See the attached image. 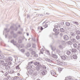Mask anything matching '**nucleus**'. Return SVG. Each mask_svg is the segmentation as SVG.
<instances>
[{
    "instance_id": "1",
    "label": "nucleus",
    "mask_w": 80,
    "mask_h": 80,
    "mask_svg": "<svg viewBox=\"0 0 80 80\" xmlns=\"http://www.w3.org/2000/svg\"><path fill=\"white\" fill-rule=\"evenodd\" d=\"M43 69L41 71V74L42 75H44L47 73V70H46V69H47V67L43 66Z\"/></svg>"
},
{
    "instance_id": "2",
    "label": "nucleus",
    "mask_w": 80,
    "mask_h": 80,
    "mask_svg": "<svg viewBox=\"0 0 80 80\" xmlns=\"http://www.w3.org/2000/svg\"><path fill=\"white\" fill-rule=\"evenodd\" d=\"M58 24L55 23L54 25L55 28L53 29V31H54L56 33H57V34H58V32L57 29H56V28H58Z\"/></svg>"
},
{
    "instance_id": "3",
    "label": "nucleus",
    "mask_w": 80,
    "mask_h": 80,
    "mask_svg": "<svg viewBox=\"0 0 80 80\" xmlns=\"http://www.w3.org/2000/svg\"><path fill=\"white\" fill-rule=\"evenodd\" d=\"M32 63H33V62H32V61L28 63V68H29V69H30L32 68Z\"/></svg>"
},
{
    "instance_id": "4",
    "label": "nucleus",
    "mask_w": 80,
    "mask_h": 80,
    "mask_svg": "<svg viewBox=\"0 0 80 80\" xmlns=\"http://www.w3.org/2000/svg\"><path fill=\"white\" fill-rule=\"evenodd\" d=\"M70 37H72L73 38H75V36H76V34L75 32H71L70 34Z\"/></svg>"
},
{
    "instance_id": "5",
    "label": "nucleus",
    "mask_w": 80,
    "mask_h": 80,
    "mask_svg": "<svg viewBox=\"0 0 80 80\" xmlns=\"http://www.w3.org/2000/svg\"><path fill=\"white\" fill-rule=\"evenodd\" d=\"M74 38H72V37H70V38L72 42L75 43V42H76V39Z\"/></svg>"
},
{
    "instance_id": "6",
    "label": "nucleus",
    "mask_w": 80,
    "mask_h": 80,
    "mask_svg": "<svg viewBox=\"0 0 80 80\" xmlns=\"http://www.w3.org/2000/svg\"><path fill=\"white\" fill-rule=\"evenodd\" d=\"M41 67V65L40 64H38V66H37L36 67V70L37 71H39L40 69V67Z\"/></svg>"
},
{
    "instance_id": "7",
    "label": "nucleus",
    "mask_w": 80,
    "mask_h": 80,
    "mask_svg": "<svg viewBox=\"0 0 80 80\" xmlns=\"http://www.w3.org/2000/svg\"><path fill=\"white\" fill-rule=\"evenodd\" d=\"M11 34L12 35H13V37L14 38H16L17 37V35L16 34L14 33L13 31H11Z\"/></svg>"
},
{
    "instance_id": "8",
    "label": "nucleus",
    "mask_w": 80,
    "mask_h": 80,
    "mask_svg": "<svg viewBox=\"0 0 80 80\" xmlns=\"http://www.w3.org/2000/svg\"><path fill=\"white\" fill-rule=\"evenodd\" d=\"M63 38L65 40H68L69 39V37L67 35H65L63 36Z\"/></svg>"
},
{
    "instance_id": "9",
    "label": "nucleus",
    "mask_w": 80,
    "mask_h": 80,
    "mask_svg": "<svg viewBox=\"0 0 80 80\" xmlns=\"http://www.w3.org/2000/svg\"><path fill=\"white\" fill-rule=\"evenodd\" d=\"M52 58H54L57 59L58 58V56H57V55L55 54H52Z\"/></svg>"
},
{
    "instance_id": "10",
    "label": "nucleus",
    "mask_w": 80,
    "mask_h": 80,
    "mask_svg": "<svg viewBox=\"0 0 80 80\" xmlns=\"http://www.w3.org/2000/svg\"><path fill=\"white\" fill-rule=\"evenodd\" d=\"M13 60V58L12 57H9L8 58V59L6 60V62H10V61H12Z\"/></svg>"
},
{
    "instance_id": "11",
    "label": "nucleus",
    "mask_w": 80,
    "mask_h": 80,
    "mask_svg": "<svg viewBox=\"0 0 80 80\" xmlns=\"http://www.w3.org/2000/svg\"><path fill=\"white\" fill-rule=\"evenodd\" d=\"M29 75H32L33 73V70L32 69H30L28 72Z\"/></svg>"
},
{
    "instance_id": "12",
    "label": "nucleus",
    "mask_w": 80,
    "mask_h": 80,
    "mask_svg": "<svg viewBox=\"0 0 80 80\" xmlns=\"http://www.w3.org/2000/svg\"><path fill=\"white\" fill-rule=\"evenodd\" d=\"M59 55L61 57V58H62V60H66V56H61L60 55Z\"/></svg>"
},
{
    "instance_id": "13",
    "label": "nucleus",
    "mask_w": 80,
    "mask_h": 80,
    "mask_svg": "<svg viewBox=\"0 0 80 80\" xmlns=\"http://www.w3.org/2000/svg\"><path fill=\"white\" fill-rule=\"evenodd\" d=\"M51 73L52 75L54 76L56 75V73L53 71H51Z\"/></svg>"
},
{
    "instance_id": "14",
    "label": "nucleus",
    "mask_w": 80,
    "mask_h": 80,
    "mask_svg": "<svg viewBox=\"0 0 80 80\" xmlns=\"http://www.w3.org/2000/svg\"><path fill=\"white\" fill-rule=\"evenodd\" d=\"M45 60L46 61H47V62H50V63H51V62H52V60L48 58H45Z\"/></svg>"
},
{
    "instance_id": "15",
    "label": "nucleus",
    "mask_w": 80,
    "mask_h": 80,
    "mask_svg": "<svg viewBox=\"0 0 80 80\" xmlns=\"http://www.w3.org/2000/svg\"><path fill=\"white\" fill-rule=\"evenodd\" d=\"M10 67L8 65L5 67V69L6 70H10Z\"/></svg>"
},
{
    "instance_id": "16",
    "label": "nucleus",
    "mask_w": 80,
    "mask_h": 80,
    "mask_svg": "<svg viewBox=\"0 0 80 80\" xmlns=\"http://www.w3.org/2000/svg\"><path fill=\"white\" fill-rule=\"evenodd\" d=\"M11 43H13V45H15L16 44L15 43H17V42H16V41H14V40L13 39L11 41Z\"/></svg>"
},
{
    "instance_id": "17",
    "label": "nucleus",
    "mask_w": 80,
    "mask_h": 80,
    "mask_svg": "<svg viewBox=\"0 0 80 80\" xmlns=\"http://www.w3.org/2000/svg\"><path fill=\"white\" fill-rule=\"evenodd\" d=\"M4 57V56L3 55H0V60H3Z\"/></svg>"
},
{
    "instance_id": "18",
    "label": "nucleus",
    "mask_w": 80,
    "mask_h": 80,
    "mask_svg": "<svg viewBox=\"0 0 80 80\" xmlns=\"http://www.w3.org/2000/svg\"><path fill=\"white\" fill-rule=\"evenodd\" d=\"M76 34L78 35H80V31L79 30H77L76 32Z\"/></svg>"
},
{
    "instance_id": "19",
    "label": "nucleus",
    "mask_w": 80,
    "mask_h": 80,
    "mask_svg": "<svg viewBox=\"0 0 80 80\" xmlns=\"http://www.w3.org/2000/svg\"><path fill=\"white\" fill-rule=\"evenodd\" d=\"M72 57L74 59H77V56L76 54L72 55Z\"/></svg>"
},
{
    "instance_id": "20",
    "label": "nucleus",
    "mask_w": 80,
    "mask_h": 80,
    "mask_svg": "<svg viewBox=\"0 0 80 80\" xmlns=\"http://www.w3.org/2000/svg\"><path fill=\"white\" fill-rule=\"evenodd\" d=\"M73 46L74 48H77L78 47V44H77L76 43H74L73 44Z\"/></svg>"
},
{
    "instance_id": "21",
    "label": "nucleus",
    "mask_w": 80,
    "mask_h": 80,
    "mask_svg": "<svg viewBox=\"0 0 80 80\" xmlns=\"http://www.w3.org/2000/svg\"><path fill=\"white\" fill-rule=\"evenodd\" d=\"M19 79V77H14L12 80H18Z\"/></svg>"
},
{
    "instance_id": "22",
    "label": "nucleus",
    "mask_w": 80,
    "mask_h": 80,
    "mask_svg": "<svg viewBox=\"0 0 80 80\" xmlns=\"http://www.w3.org/2000/svg\"><path fill=\"white\" fill-rule=\"evenodd\" d=\"M66 25V26H68V27H69L70 25V22H67L65 23Z\"/></svg>"
},
{
    "instance_id": "23",
    "label": "nucleus",
    "mask_w": 80,
    "mask_h": 80,
    "mask_svg": "<svg viewBox=\"0 0 80 80\" xmlns=\"http://www.w3.org/2000/svg\"><path fill=\"white\" fill-rule=\"evenodd\" d=\"M61 32H65V29L63 28H61L60 29Z\"/></svg>"
},
{
    "instance_id": "24",
    "label": "nucleus",
    "mask_w": 80,
    "mask_h": 80,
    "mask_svg": "<svg viewBox=\"0 0 80 80\" xmlns=\"http://www.w3.org/2000/svg\"><path fill=\"white\" fill-rule=\"evenodd\" d=\"M76 38L77 40H78L80 39V36L79 35H77L76 37Z\"/></svg>"
},
{
    "instance_id": "25",
    "label": "nucleus",
    "mask_w": 80,
    "mask_h": 80,
    "mask_svg": "<svg viewBox=\"0 0 80 80\" xmlns=\"http://www.w3.org/2000/svg\"><path fill=\"white\" fill-rule=\"evenodd\" d=\"M34 64L35 65H37V66L38 65H40L39 63V62H34Z\"/></svg>"
},
{
    "instance_id": "26",
    "label": "nucleus",
    "mask_w": 80,
    "mask_h": 80,
    "mask_svg": "<svg viewBox=\"0 0 80 80\" xmlns=\"http://www.w3.org/2000/svg\"><path fill=\"white\" fill-rule=\"evenodd\" d=\"M31 44L30 43H28L27 45V47L29 48V47H30L31 46Z\"/></svg>"
},
{
    "instance_id": "27",
    "label": "nucleus",
    "mask_w": 80,
    "mask_h": 80,
    "mask_svg": "<svg viewBox=\"0 0 80 80\" xmlns=\"http://www.w3.org/2000/svg\"><path fill=\"white\" fill-rule=\"evenodd\" d=\"M77 49H72V52H74V53L77 52Z\"/></svg>"
},
{
    "instance_id": "28",
    "label": "nucleus",
    "mask_w": 80,
    "mask_h": 80,
    "mask_svg": "<svg viewBox=\"0 0 80 80\" xmlns=\"http://www.w3.org/2000/svg\"><path fill=\"white\" fill-rule=\"evenodd\" d=\"M4 30L5 31L7 32H9V31H10V29L8 28H5L4 29Z\"/></svg>"
},
{
    "instance_id": "29",
    "label": "nucleus",
    "mask_w": 80,
    "mask_h": 80,
    "mask_svg": "<svg viewBox=\"0 0 80 80\" xmlns=\"http://www.w3.org/2000/svg\"><path fill=\"white\" fill-rule=\"evenodd\" d=\"M33 74L34 75H35V76H36V75H38V73L36 71L34 72Z\"/></svg>"
},
{
    "instance_id": "30",
    "label": "nucleus",
    "mask_w": 80,
    "mask_h": 80,
    "mask_svg": "<svg viewBox=\"0 0 80 80\" xmlns=\"http://www.w3.org/2000/svg\"><path fill=\"white\" fill-rule=\"evenodd\" d=\"M50 47L51 48V49L52 51H55V48H53V47H52V45L50 46Z\"/></svg>"
},
{
    "instance_id": "31",
    "label": "nucleus",
    "mask_w": 80,
    "mask_h": 80,
    "mask_svg": "<svg viewBox=\"0 0 80 80\" xmlns=\"http://www.w3.org/2000/svg\"><path fill=\"white\" fill-rule=\"evenodd\" d=\"M66 53L67 55H70L71 53V52L70 51H67Z\"/></svg>"
},
{
    "instance_id": "32",
    "label": "nucleus",
    "mask_w": 80,
    "mask_h": 80,
    "mask_svg": "<svg viewBox=\"0 0 80 80\" xmlns=\"http://www.w3.org/2000/svg\"><path fill=\"white\" fill-rule=\"evenodd\" d=\"M68 45H72V44H73V43H72L71 41H68Z\"/></svg>"
},
{
    "instance_id": "33",
    "label": "nucleus",
    "mask_w": 80,
    "mask_h": 80,
    "mask_svg": "<svg viewBox=\"0 0 80 80\" xmlns=\"http://www.w3.org/2000/svg\"><path fill=\"white\" fill-rule=\"evenodd\" d=\"M2 65L3 66H4V67H6V66L8 65V64L7 63H3Z\"/></svg>"
},
{
    "instance_id": "34",
    "label": "nucleus",
    "mask_w": 80,
    "mask_h": 80,
    "mask_svg": "<svg viewBox=\"0 0 80 80\" xmlns=\"http://www.w3.org/2000/svg\"><path fill=\"white\" fill-rule=\"evenodd\" d=\"M60 64L61 65H64L65 63L64 62H61Z\"/></svg>"
},
{
    "instance_id": "35",
    "label": "nucleus",
    "mask_w": 80,
    "mask_h": 80,
    "mask_svg": "<svg viewBox=\"0 0 80 80\" xmlns=\"http://www.w3.org/2000/svg\"><path fill=\"white\" fill-rule=\"evenodd\" d=\"M4 63V61L3 60H0V63L1 64H2Z\"/></svg>"
},
{
    "instance_id": "36",
    "label": "nucleus",
    "mask_w": 80,
    "mask_h": 80,
    "mask_svg": "<svg viewBox=\"0 0 80 80\" xmlns=\"http://www.w3.org/2000/svg\"><path fill=\"white\" fill-rule=\"evenodd\" d=\"M44 27L45 28H47V27H48V24L45 23V25H44Z\"/></svg>"
},
{
    "instance_id": "37",
    "label": "nucleus",
    "mask_w": 80,
    "mask_h": 80,
    "mask_svg": "<svg viewBox=\"0 0 80 80\" xmlns=\"http://www.w3.org/2000/svg\"><path fill=\"white\" fill-rule=\"evenodd\" d=\"M38 54H34V55H33V57H36L37 58L38 57Z\"/></svg>"
},
{
    "instance_id": "38",
    "label": "nucleus",
    "mask_w": 80,
    "mask_h": 80,
    "mask_svg": "<svg viewBox=\"0 0 80 80\" xmlns=\"http://www.w3.org/2000/svg\"><path fill=\"white\" fill-rule=\"evenodd\" d=\"M26 55L27 56V57H29L30 56V53L29 52H27L26 53Z\"/></svg>"
},
{
    "instance_id": "39",
    "label": "nucleus",
    "mask_w": 80,
    "mask_h": 80,
    "mask_svg": "<svg viewBox=\"0 0 80 80\" xmlns=\"http://www.w3.org/2000/svg\"><path fill=\"white\" fill-rule=\"evenodd\" d=\"M31 54L32 55H34V54H35V51H32L31 52Z\"/></svg>"
},
{
    "instance_id": "40",
    "label": "nucleus",
    "mask_w": 80,
    "mask_h": 80,
    "mask_svg": "<svg viewBox=\"0 0 80 80\" xmlns=\"http://www.w3.org/2000/svg\"><path fill=\"white\" fill-rule=\"evenodd\" d=\"M16 69H20V68H19V65H18L16 67Z\"/></svg>"
},
{
    "instance_id": "41",
    "label": "nucleus",
    "mask_w": 80,
    "mask_h": 80,
    "mask_svg": "<svg viewBox=\"0 0 80 80\" xmlns=\"http://www.w3.org/2000/svg\"><path fill=\"white\" fill-rule=\"evenodd\" d=\"M20 51L22 52V53H23L25 52V50L24 49H22L20 50Z\"/></svg>"
},
{
    "instance_id": "42",
    "label": "nucleus",
    "mask_w": 80,
    "mask_h": 80,
    "mask_svg": "<svg viewBox=\"0 0 80 80\" xmlns=\"http://www.w3.org/2000/svg\"><path fill=\"white\" fill-rule=\"evenodd\" d=\"M18 42L19 43H21L22 42V40H18Z\"/></svg>"
},
{
    "instance_id": "43",
    "label": "nucleus",
    "mask_w": 80,
    "mask_h": 80,
    "mask_svg": "<svg viewBox=\"0 0 80 80\" xmlns=\"http://www.w3.org/2000/svg\"><path fill=\"white\" fill-rule=\"evenodd\" d=\"M36 47V45L35 44H32V47L33 48H35V47Z\"/></svg>"
},
{
    "instance_id": "44",
    "label": "nucleus",
    "mask_w": 80,
    "mask_h": 80,
    "mask_svg": "<svg viewBox=\"0 0 80 80\" xmlns=\"http://www.w3.org/2000/svg\"><path fill=\"white\" fill-rule=\"evenodd\" d=\"M17 33H18V34H22V32L21 31H19L18 32H17Z\"/></svg>"
},
{
    "instance_id": "45",
    "label": "nucleus",
    "mask_w": 80,
    "mask_h": 80,
    "mask_svg": "<svg viewBox=\"0 0 80 80\" xmlns=\"http://www.w3.org/2000/svg\"><path fill=\"white\" fill-rule=\"evenodd\" d=\"M56 52H58V53H60V51L58 49H57Z\"/></svg>"
},
{
    "instance_id": "46",
    "label": "nucleus",
    "mask_w": 80,
    "mask_h": 80,
    "mask_svg": "<svg viewBox=\"0 0 80 80\" xmlns=\"http://www.w3.org/2000/svg\"><path fill=\"white\" fill-rule=\"evenodd\" d=\"M8 62V65H11L12 64V63H11V62Z\"/></svg>"
},
{
    "instance_id": "47",
    "label": "nucleus",
    "mask_w": 80,
    "mask_h": 80,
    "mask_svg": "<svg viewBox=\"0 0 80 80\" xmlns=\"http://www.w3.org/2000/svg\"><path fill=\"white\" fill-rule=\"evenodd\" d=\"M73 22L76 25H78V23L77 22Z\"/></svg>"
},
{
    "instance_id": "48",
    "label": "nucleus",
    "mask_w": 80,
    "mask_h": 80,
    "mask_svg": "<svg viewBox=\"0 0 80 80\" xmlns=\"http://www.w3.org/2000/svg\"><path fill=\"white\" fill-rule=\"evenodd\" d=\"M58 62L59 63V64H60V63L61 62V61H60L58 60Z\"/></svg>"
},
{
    "instance_id": "49",
    "label": "nucleus",
    "mask_w": 80,
    "mask_h": 80,
    "mask_svg": "<svg viewBox=\"0 0 80 80\" xmlns=\"http://www.w3.org/2000/svg\"><path fill=\"white\" fill-rule=\"evenodd\" d=\"M78 48H80V44H78Z\"/></svg>"
},
{
    "instance_id": "50",
    "label": "nucleus",
    "mask_w": 80,
    "mask_h": 80,
    "mask_svg": "<svg viewBox=\"0 0 80 80\" xmlns=\"http://www.w3.org/2000/svg\"><path fill=\"white\" fill-rule=\"evenodd\" d=\"M43 28L42 27H41L40 28L41 30H43Z\"/></svg>"
},
{
    "instance_id": "51",
    "label": "nucleus",
    "mask_w": 80,
    "mask_h": 80,
    "mask_svg": "<svg viewBox=\"0 0 80 80\" xmlns=\"http://www.w3.org/2000/svg\"><path fill=\"white\" fill-rule=\"evenodd\" d=\"M24 39H25L26 41H27V39L25 38H22V40H24Z\"/></svg>"
},
{
    "instance_id": "52",
    "label": "nucleus",
    "mask_w": 80,
    "mask_h": 80,
    "mask_svg": "<svg viewBox=\"0 0 80 80\" xmlns=\"http://www.w3.org/2000/svg\"><path fill=\"white\" fill-rule=\"evenodd\" d=\"M18 29V28H16L14 30L15 31H17Z\"/></svg>"
},
{
    "instance_id": "53",
    "label": "nucleus",
    "mask_w": 80,
    "mask_h": 80,
    "mask_svg": "<svg viewBox=\"0 0 80 80\" xmlns=\"http://www.w3.org/2000/svg\"><path fill=\"white\" fill-rule=\"evenodd\" d=\"M70 25L71 27H73V24H70Z\"/></svg>"
},
{
    "instance_id": "54",
    "label": "nucleus",
    "mask_w": 80,
    "mask_h": 80,
    "mask_svg": "<svg viewBox=\"0 0 80 80\" xmlns=\"http://www.w3.org/2000/svg\"><path fill=\"white\" fill-rule=\"evenodd\" d=\"M17 46H18V47H20V45H18L17 44Z\"/></svg>"
},
{
    "instance_id": "55",
    "label": "nucleus",
    "mask_w": 80,
    "mask_h": 80,
    "mask_svg": "<svg viewBox=\"0 0 80 80\" xmlns=\"http://www.w3.org/2000/svg\"><path fill=\"white\" fill-rule=\"evenodd\" d=\"M27 18H29L30 17V16L29 15H27Z\"/></svg>"
},
{
    "instance_id": "56",
    "label": "nucleus",
    "mask_w": 80,
    "mask_h": 80,
    "mask_svg": "<svg viewBox=\"0 0 80 80\" xmlns=\"http://www.w3.org/2000/svg\"><path fill=\"white\" fill-rule=\"evenodd\" d=\"M39 15H40V16L42 17L43 16V14H39Z\"/></svg>"
},
{
    "instance_id": "57",
    "label": "nucleus",
    "mask_w": 80,
    "mask_h": 80,
    "mask_svg": "<svg viewBox=\"0 0 80 80\" xmlns=\"http://www.w3.org/2000/svg\"><path fill=\"white\" fill-rule=\"evenodd\" d=\"M13 28V26H11V29H12V28Z\"/></svg>"
},
{
    "instance_id": "58",
    "label": "nucleus",
    "mask_w": 80,
    "mask_h": 80,
    "mask_svg": "<svg viewBox=\"0 0 80 80\" xmlns=\"http://www.w3.org/2000/svg\"><path fill=\"white\" fill-rule=\"evenodd\" d=\"M32 40H33V41H34V42L35 41V39H33V38H32Z\"/></svg>"
},
{
    "instance_id": "59",
    "label": "nucleus",
    "mask_w": 80,
    "mask_h": 80,
    "mask_svg": "<svg viewBox=\"0 0 80 80\" xmlns=\"http://www.w3.org/2000/svg\"><path fill=\"white\" fill-rule=\"evenodd\" d=\"M46 23L45 22H44L43 23L42 25H43V24H44V23Z\"/></svg>"
},
{
    "instance_id": "60",
    "label": "nucleus",
    "mask_w": 80,
    "mask_h": 80,
    "mask_svg": "<svg viewBox=\"0 0 80 80\" xmlns=\"http://www.w3.org/2000/svg\"><path fill=\"white\" fill-rule=\"evenodd\" d=\"M27 36H28L29 34H28V33H27Z\"/></svg>"
},
{
    "instance_id": "61",
    "label": "nucleus",
    "mask_w": 80,
    "mask_h": 80,
    "mask_svg": "<svg viewBox=\"0 0 80 80\" xmlns=\"http://www.w3.org/2000/svg\"><path fill=\"white\" fill-rule=\"evenodd\" d=\"M18 76H19L20 75V74L19 73H18Z\"/></svg>"
},
{
    "instance_id": "62",
    "label": "nucleus",
    "mask_w": 80,
    "mask_h": 80,
    "mask_svg": "<svg viewBox=\"0 0 80 80\" xmlns=\"http://www.w3.org/2000/svg\"><path fill=\"white\" fill-rule=\"evenodd\" d=\"M1 72L2 73H3V71H1Z\"/></svg>"
},
{
    "instance_id": "63",
    "label": "nucleus",
    "mask_w": 80,
    "mask_h": 80,
    "mask_svg": "<svg viewBox=\"0 0 80 80\" xmlns=\"http://www.w3.org/2000/svg\"><path fill=\"white\" fill-rule=\"evenodd\" d=\"M15 72V71H12V73H13Z\"/></svg>"
},
{
    "instance_id": "64",
    "label": "nucleus",
    "mask_w": 80,
    "mask_h": 80,
    "mask_svg": "<svg viewBox=\"0 0 80 80\" xmlns=\"http://www.w3.org/2000/svg\"><path fill=\"white\" fill-rule=\"evenodd\" d=\"M4 80H7V79L5 78V79H4Z\"/></svg>"
}]
</instances>
